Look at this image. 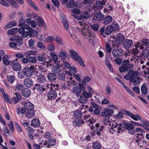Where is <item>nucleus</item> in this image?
Masks as SVG:
<instances>
[{
    "mask_svg": "<svg viewBox=\"0 0 149 149\" xmlns=\"http://www.w3.org/2000/svg\"><path fill=\"white\" fill-rule=\"evenodd\" d=\"M73 125L75 126L80 127L84 123V121L79 118L74 119L73 122Z\"/></svg>",
    "mask_w": 149,
    "mask_h": 149,
    "instance_id": "16",
    "label": "nucleus"
},
{
    "mask_svg": "<svg viewBox=\"0 0 149 149\" xmlns=\"http://www.w3.org/2000/svg\"><path fill=\"white\" fill-rule=\"evenodd\" d=\"M105 65L107 67L109 70L111 72H112L113 69L112 65L109 62V61L107 59L105 60Z\"/></svg>",
    "mask_w": 149,
    "mask_h": 149,
    "instance_id": "40",
    "label": "nucleus"
},
{
    "mask_svg": "<svg viewBox=\"0 0 149 149\" xmlns=\"http://www.w3.org/2000/svg\"><path fill=\"white\" fill-rule=\"evenodd\" d=\"M143 47L144 46H146L148 48L149 47V40L145 39L142 40V42Z\"/></svg>",
    "mask_w": 149,
    "mask_h": 149,
    "instance_id": "56",
    "label": "nucleus"
},
{
    "mask_svg": "<svg viewBox=\"0 0 149 149\" xmlns=\"http://www.w3.org/2000/svg\"><path fill=\"white\" fill-rule=\"evenodd\" d=\"M55 48V46L54 45L53 43H51L49 44L47 46V49L50 52H53Z\"/></svg>",
    "mask_w": 149,
    "mask_h": 149,
    "instance_id": "51",
    "label": "nucleus"
},
{
    "mask_svg": "<svg viewBox=\"0 0 149 149\" xmlns=\"http://www.w3.org/2000/svg\"><path fill=\"white\" fill-rule=\"evenodd\" d=\"M25 114L26 117L29 118H32L35 115V112L33 109L28 110L26 111Z\"/></svg>",
    "mask_w": 149,
    "mask_h": 149,
    "instance_id": "25",
    "label": "nucleus"
},
{
    "mask_svg": "<svg viewBox=\"0 0 149 149\" xmlns=\"http://www.w3.org/2000/svg\"><path fill=\"white\" fill-rule=\"evenodd\" d=\"M24 31L25 29L23 27L20 28L18 30L19 33L22 35V37L23 38H26L29 35V32Z\"/></svg>",
    "mask_w": 149,
    "mask_h": 149,
    "instance_id": "14",
    "label": "nucleus"
},
{
    "mask_svg": "<svg viewBox=\"0 0 149 149\" xmlns=\"http://www.w3.org/2000/svg\"><path fill=\"white\" fill-rule=\"evenodd\" d=\"M62 65H57L54 66L52 69V72L55 74H58L61 71V67H62Z\"/></svg>",
    "mask_w": 149,
    "mask_h": 149,
    "instance_id": "11",
    "label": "nucleus"
},
{
    "mask_svg": "<svg viewBox=\"0 0 149 149\" xmlns=\"http://www.w3.org/2000/svg\"><path fill=\"white\" fill-rule=\"evenodd\" d=\"M37 52V51L31 50L24 53V54L26 56L27 58H28V56L30 55H36Z\"/></svg>",
    "mask_w": 149,
    "mask_h": 149,
    "instance_id": "44",
    "label": "nucleus"
},
{
    "mask_svg": "<svg viewBox=\"0 0 149 149\" xmlns=\"http://www.w3.org/2000/svg\"><path fill=\"white\" fill-rule=\"evenodd\" d=\"M133 44V42L131 40L126 39L123 42V46L125 49H128L131 47Z\"/></svg>",
    "mask_w": 149,
    "mask_h": 149,
    "instance_id": "15",
    "label": "nucleus"
},
{
    "mask_svg": "<svg viewBox=\"0 0 149 149\" xmlns=\"http://www.w3.org/2000/svg\"><path fill=\"white\" fill-rule=\"evenodd\" d=\"M8 125L11 131L13 132L14 130V127L13 121H10L9 122Z\"/></svg>",
    "mask_w": 149,
    "mask_h": 149,
    "instance_id": "63",
    "label": "nucleus"
},
{
    "mask_svg": "<svg viewBox=\"0 0 149 149\" xmlns=\"http://www.w3.org/2000/svg\"><path fill=\"white\" fill-rule=\"evenodd\" d=\"M141 80V78L138 76L136 78L134 81H133L132 82H133V84L135 86L138 84H139Z\"/></svg>",
    "mask_w": 149,
    "mask_h": 149,
    "instance_id": "54",
    "label": "nucleus"
},
{
    "mask_svg": "<svg viewBox=\"0 0 149 149\" xmlns=\"http://www.w3.org/2000/svg\"><path fill=\"white\" fill-rule=\"evenodd\" d=\"M104 16V15L101 12H98L94 15L92 19L93 21H100L103 19Z\"/></svg>",
    "mask_w": 149,
    "mask_h": 149,
    "instance_id": "9",
    "label": "nucleus"
},
{
    "mask_svg": "<svg viewBox=\"0 0 149 149\" xmlns=\"http://www.w3.org/2000/svg\"><path fill=\"white\" fill-rule=\"evenodd\" d=\"M48 80L51 81H54L57 78V76L54 73H50L47 75Z\"/></svg>",
    "mask_w": 149,
    "mask_h": 149,
    "instance_id": "23",
    "label": "nucleus"
},
{
    "mask_svg": "<svg viewBox=\"0 0 149 149\" xmlns=\"http://www.w3.org/2000/svg\"><path fill=\"white\" fill-rule=\"evenodd\" d=\"M16 23L14 21H11L8 23L5 26V28L6 29H9L10 27L16 26Z\"/></svg>",
    "mask_w": 149,
    "mask_h": 149,
    "instance_id": "45",
    "label": "nucleus"
},
{
    "mask_svg": "<svg viewBox=\"0 0 149 149\" xmlns=\"http://www.w3.org/2000/svg\"><path fill=\"white\" fill-rule=\"evenodd\" d=\"M37 23L38 25L40 26H42L44 22L42 18L40 17H38L37 18Z\"/></svg>",
    "mask_w": 149,
    "mask_h": 149,
    "instance_id": "47",
    "label": "nucleus"
},
{
    "mask_svg": "<svg viewBox=\"0 0 149 149\" xmlns=\"http://www.w3.org/2000/svg\"><path fill=\"white\" fill-rule=\"evenodd\" d=\"M113 31H118L119 29V26L118 23L116 22H113L110 25Z\"/></svg>",
    "mask_w": 149,
    "mask_h": 149,
    "instance_id": "29",
    "label": "nucleus"
},
{
    "mask_svg": "<svg viewBox=\"0 0 149 149\" xmlns=\"http://www.w3.org/2000/svg\"><path fill=\"white\" fill-rule=\"evenodd\" d=\"M113 110L111 109L106 108L104 109L102 111L101 115L104 117H109L113 113Z\"/></svg>",
    "mask_w": 149,
    "mask_h": 149,
    "instance_id": "7",
    "label": "nucleus"
},
{
    "mask_svg": "<svg viewBox=\"0 0 149 149\" xmlns=\"http://www.w3.org/2000/svg\"><path fill=\"white\" fill-rule=\"evenodd\" d=\"M89 16V14L87 12H85L80 15V16L76 15L75 18L79 19H87Z\"/></svg>",
    "mask_w": 149,
    "mask_h": 149,
    "instance_id": "17",
    "label": "nucleus"
},
{
    "mask_svg": "<svg viewBox=\"0 0 149 149\" xmlns=\"http://www.w3.org/2000/svg\"><path fill=\"white\" fill-rule=\"evenodd\" d=\"M82 95L84 96L86 98L88 99V98L91 97L92 95V93L91 92H87L84 91L82 93Z\"/></svg>",
    "mask_w": 149,
    "mask_h": 149,
    "instance_id": "43",
    "label": "nucleus"
},
{
    "mask_svg": "<svg viewBox=\"0 0 149 149\" xmlns=\"http://www.w3.org/2000/svg\"><path fill=\"white\" fill-rule=\"evenodd\" d=\"M37 47L40 48L42 49H45V47L43 43L40 42H39L37 43Z\"/></svg>",
    "mask_w": 149,
    "mask_h": 149,
    "instance_id": "61",
    "label": "nucleus"
},
{
    "mask_svg": "<svg viewBox=\"0 0 149 149\" xmlns=\"http://www.w3.org/2000/svg\"><path fill=\"white\" fill-rule=\"evenodd\" d=\"M25 21L24 19L22 18H20L19 19L18 25L20 27H23L25 24Z\"/></svg>",
    "mask_w": 149,
    "mask_h": 149,
    "instance_id": "58",
    "label": "nucleus"
},
{
    "mask_svg": "<svg viewBox=\"0 0 149 149\" xmlns=\"http://www.w3.org/2000/svg\"><path fill=\"white\" fill-rule=\"evenodd\" d=\"M34 88L35 89H37L38 91H40V92H43L45 90V88L43 87V86L40 84H36Z\"/></svg>",
    "mask_w": 149,
    "mask_h": 149,
    "instance_id": "35",
    "label": "nucleus"
},
{
    "mask_svg": "<svg viewBox=\"0 0 149 149\" xmlns=\"http://www.w3.org/2000/svg\"><path fill=\"white\" fill-rule=\"evenodd\" d=\"M13 68L15 71H19L22 69L21 65L18 63H14L13 65Z\"/></svg>",
    "mask_w": 149,
    "mask_h": 149,
    "instance_id": "31",
    "label": "nucleus"
},
{
    "mask_svg": "<svg viewBox=\"0 0 149 149\" xmlns=\"http://www.w3.org/2000/svg\"><path fill=\"white\" fill-rule=\"evenodd\" d=\"M123 125V123L118 124L117 123H114L113 124L112 129H110L109 133L112 134H115L117 132L118 133H120L122 131V127Z\"/></svg>",
    "mask_w": 149,
    "mask_h": 149,
    "instance_id": "4",
    "label": "nucleus"
},
{
    "mask_svg": "<svg viewBox=\"0 0 149 149\" xmlns=\"http://www.w3.org/2000/svg\"><path fill=\"white\" fill-rule=\"evenodd\" d=\"M10 58V57L9 55H5L3 56L2 58L3 63L6 65H9L10 62L11 61H9V60Z\"/></svg>",
    "mask_w": 149,
    "mask_h": 149,
    "instance_id": "24",
    "label": "nucleus"
},
{
    "mask_svg": "<svg viewBox=\"0 0 149 149\" xmlns=\"http://www.w3.org/2000/svg\"><path fill=\"white\" fill-rule=\"evenodd\" d=\"M70 55L72 59L78 62L82 66L85 67V65L83 60L75 51L72 50H70Z\"/></svg>",
    "mask_w": 149,
    "mask_h": 149,
    "instance_id": "2",
    "label": "nucleus"
},
{
    "mask_svg": "<svg viewBox=\"0 0 149 149\" xmlns=\"http://www.w3.org/2000/svg\"><path fill=\"white\" fill-rule=\"evenodd\" d=\"M31 125L35 128L39 127L40 125V122L38 118H34L31 122Z\"/></svg>",
    "mask_w": 149,
    "mask_h": 149,
    "instance_id": "22",
    "label": "nucleus"
},
{
    "mask_svg": "<svg viewBox=\"0 0 149 149\" xmlns=\"http://www.w3.org/2000/svg\"><path fill=\"white\" fill-rule=\"evenodd\" d=\"M57 93L54 90L49 91L47 93L48 98L50 100H54L57 97Z\"/></svg>",
    "mask_w": 149,
    "mask_h": 149,
    "instance_id": "10",
    "label": "nucleus"
},
{
    "mask_svg": "<svg viewBox=\"0 0 149 149\" xmlns=\"http://www.w3.org/2000/svg\"><path fill=\"white\" fill-rule=\"evenodd\" d=\"M30 33V36H33L35 37L38 35V32L36 30L33 29L32 28H30L28 30V31Z\"/></svg>",
    "mask_w": 149,
    "mask_h": 149,
    "instance_id": "28",
    "label": "nucleus"
},
{
    "mask_svg": "<svg viewBox=\"0 0 149 149\" xmlns=\"http://www.w3.org/2000/svg\"><path fill=\"white\" fill-rule=\"evenodd\" d=\"M142 133H144V131L141 128H136L135 132L133 133H136V138H138L139 136L143 135Z\"/></svg>",
    "mask_w": 149,
    "mask_h": 149,
    "instance_id": "27",
    "label": "nucleus"
},
{
    "mask_svg": "<svg viewBox=\"0 0 149 149\" xmlns=\"http://www.w3.org/2000/svg\"><path fill=\"white\" fill-rule=\"evenodd\" d=\"M67 7L69 8H73L75 6V3L73 0H70L67 4Z\"/></svg>",
    "mask_w": 149,
    "mask_h": 149,
    "instance_id": "50",
    "label": "nucleus"
},
{
    "mask_svg": "<svg viewBox=\"0 0 149 149\" xmlns=\"http://www.w3.org/2000/svg\"><path fill=\"white\" fill-rule=\"evenodd\" d=\"M141 91L143 95L147 94L148 92V89L146 86L144 85H143L141 87Z\"/></svg>",
    "mask_w": 149,
    "mask_h": 149,
    "instance_id": "42",
    "label": "nucleus"
},
{
    "mask_svg": "<svg viewBox=\"0 0 149 149\" xmlns=\"http://www.w3.org/2000/svg\"><path fill=\"white\" fill-rule=\"evenodd\" d=\"M130 82H132L134 81L136 78L139 75V72L138 71H134L132 70H130Z\"/></svg>",
    "mask_w": 149,
    "mask_h": 149,
    "instance_id": "12",
    "label": "nucleus"
},
{
    "mask_svg": "<svg viewBox=\"0 0 149 149\" xmlns=\"http://www.w3.org/2000/svg\"><path fill=\"white\" fill-rule=\"evenodd\" d=\"M22 95L26 97H29L31 95V91L27 88H25L22 90Z\"/></svg>",
    "mask_w": 149,
    "mask_h": 149,
    "instance_id": "19",
    "label": "nucleus"
},
{
    "mask_svg": "<svg viewBox=\"0 0 149 149\" xmlns=\"http://www.w3.org/2000/svg\"><path fill=\"white\" fill-rule=\"evenodd\" d=\"M37 79L38 81L41 84L45 83L47 80L46 77L42 74H40L38 75Z\"/></svg>",
    "mask_w": 149,
    "mask_h": 149,
    "instance_id": "21",
    "label": "nucleus"
},
{
    "mask_svg": "<svg viewBox=\"0 0 149 149\" xmlns=\"http://www.w3.org/2000/svg\"><path fill=\"white\" fill-rule=\"evenodd\" d=\"M123 127L129 130H133L134 126L133 125L125 122H123Z\"/></svg>",
    "mask_w": 149,
    "mask_h": 149,
    "instance_id": "18",
    "label": "nucleus"
},
{
    "mask_svg": "<svg viewBox=\"0 0 149 149\" xmlns=\"http://www.w3.org/2000/svg\"><path fill=\"white\" fill-rule=\"evenodd\" d=\"M59 87V85L58 84H55L52 83L51 90L57 91L58 90Z\"/></svg>",
    "mask_w": 149,
    "mask_h": 149,
    "instance_id": "60",
    "label": "nucleus"
},
{
    "mask_svg": "<svg viewBox=\"0 0 149 149\" xmlns=\"http://www.w3.org/2000/svg\"><path fill=\"white\" fill-rule=\"evenodd\" d=\"M18 29L17 28H12L8 31L7 33L9 35H14L17 32Z\"/></svg>",
    "mask_w": 149,
    "mask_h": 149,
    "instance_id": "37",
    "label": "nucleus"
},
{
    "mask_svg": "<svg viewBox=\"0 0 149 149\" xmlns=\"http://www.w3.org/2000/svg\"><path fill=\"white\" fill-rule=\"evenodd\" d=\"M114 123V122H113V121H112V119L109 118H107L104 120V124L109 126L108 131L109 132L110 129H112L113 125V124Z\"/></svg>",
    "mask_w": 149,
    "mask_h": 149,
    "instance_id": "8",
    "label": "nucleus"
},
{
    "mask_svg": "<svg viewBox=\"0 0 149 149\" xmlns=\"http://www.w3.org/2000/svg\"><path fill=\"white\" fill-rule=\"evenodd\" d=\"M24 83L25 86L28 87H31L33 84V81L30 78H26L24 81Z\"/></svg>",
    "mask_w": 149,
    "mask_h": 149,
    "instance_id": "13",
    "label": "nucleus"
},
{
    "mask_svg": "<svg viewBox=\"0 0 149 149\" xmlns=\"http://www.w3.org/2000/svg\"><path fill=\"white\" fill-rule=\"evenodd\" d=\"M10 40L11 41L20 42L22 41L23 39L20 36H15L10 38Z\"/></svg>",
    "mask_w": 149,
    "mask_h": 149,
    "instance_id": "30",
    "label": "nucleus"
},
{
    "mask_svg": "<svg viewBox=\"0 0 149 149\" xmlns=\"http://www.w3.org/2000/svg\"><path fill=\"white\" fill-rule=\"evenodd\" d=\"M75 29L77 31L79 32L84 38H88L89 43L93 42L92 38L93 37L94 33L91 31L87 24L84 22L79 21L76 24Z\"/></svg>",
    "mask_w": 149,
    "mask_h": 149,
    "instance_id": "1",
    "label": "nucleus"
},
{
    "mask_svg": "<svg viewBox=\"0 0 149 149\" xmlns=\"http://www.w3.org/2000/svg\"><path fill=\"white\" fill-rule=\"evenodd\" d=\"M112 21V18L109 16H106L104 18V22L105 24L107 25L111 23Z\"/></svg>",
    "mask_w": 149,
    "mask_h": 149,
    "instance_id": "32",
    "label": "nucleus"
},
{
    "mask_svg": "<svg viewBox=\"0 0 149 149\" xmlns=\"http://www.w3.org/2000/svg\"><path fill=\"white\" fill-rule=\"evenodd\" d=\"M119 45L114 43L112 45L113 48L116 47V49H114L112 52L113 56L115 58H117L122 56L123 54V52L122 49L120 48L119 47Z\"/></svg>",
    "mask_w": 149,
    "mask_h": 149,
    "instance_id": "3",
    "label": "nucleus"
},
{
    "mask_svg": "<svg viewBox=\"0 0 149 149\" xmlns=\"http://www.w3.org/2000/svg\"><path fill=\"white\" fill-rule=\"evenodd\" d=\"M91 80V78L90 77L87 76L84 77L83 79V80L82 81V83L83 84H84V83H85V82H89Z\"/></svg>",
    "mask_w": 149,
    "mask_h": 149,
    "instance_id": "62",
    "label": "nucleus"
},
{
    "mask_svg": "<svg viewBox=\"0 0 149 149\" xmlns=\"http://www.w3.org/2000/svg\"><path fill=\"white\" fill-rule=\"evenodd\" d=\"M117 39L118 43H120L124 40V36L120 33H118L117 34Z\"/></svg>",
    "mask_w": 149,
    "mask_h": 149,
    "instance_id": "41",
    "label": "nucleus"
},
{
    "mask_svg": "<svg viewBox=\"0 0 149 149\" xmlns=\"http://www.w3.org/2000/svg\"><path fill=\"white\" fill-rule=\"evenodd\" d=\"M34 68V67L33 65L31 66L29 68L25 67L23 70L24 74L26 77H31L32 75Z\"/></svg>",
    "mask_w": 149,
    "mask_h": 149,
    "instance_id": "6",
    "label": "nucleus"
},
{
    "mask_svg": "<svg viewBox=\"0 0 149 149\" xmlns=\"http://www.w3.org/2000/svg\"><path fill=\"white\" fill-rule=\"evenodd\" d=\"M50 56L54 63H56L58 59L57 55L54 52H51L50 53Z\"/></svg>",
    "mask_w": 149,
    "mask_h": 149,
    "instance_id": "26",
    "label": "nucleus"
},
{
    "mask_svg": "<svg viewBox=\"0 0 149 149\" xmlns=\"http://www.w3.org/2000/svg\"><path fill=\"white\" fill-rule=\"evenodd\" d=\"M93 148L94 149H100L101 145L98 142H94L93 143Z\"/></svg>",
    "mask_w": 149,
    "mask_h": 149,
    "instance_id": "46",
    "label": "nucleus"
},
{
    "mask_svg": "<svg viewBox=\"0 0 149 149\" xmlns=\"http://www.w3.org/2000/svg\"><path fill=\"white\" fill-rule=\"evenodd\" d=\"M103 5L102 3V2L100 1H97L96 2L95 6L97 9H102L103 7Z\"/></svg>",
    "mask_w": 149,
    "mask_h": 149,
    "instance_id": "48",
    "label": "nucleus"
},
{
    "mask_svg": "<svg viewBox=\"0 0 149 149\" xmlns=\"http://www.w3.org/2000/svg\"><path fill=\"white\" fill-rule=\"evenodd\" d=\"M48 144L47 147H49L50 146H54L55 145L56 143V141L54 138H50L48 140Z\"/></svg>",
    "mask_w": 149,
    "mask_h": 149,
    "instance_id": "39",
    "label": "nucleus"
},
{
    "mask_svg": "<svg viewBox=\"0 0 149 149\" xmlns=\"http://www.w3.org/2000/svg\"><path fill=\"white\" fill-rule=\"evenodd\" d=\"M3 96L4 99L6 102L10 103H12L11 100L9 97L8 95L7 94L4 93L3 94Z\"/></svg>",
    "mask_w": 149,
    "mask_h": 149,
    "instance_id": "59",
    "label": "nucleus"
},
{
    "mask_svg": "<svg viewBox=\"0 0 149 149\" xmlns=\"http://www.w3.org/2000/svg\"><path fill=\"white\" fill-rule=\"evenodd\" d=\"M85 89L84 87L81 83H79L78 86H74L72 90V93L75 94L77 97H79L81 93V91Z\"/></svg>",
    "mask_w": 149,
    "mask_h": 149,
    "instance_id": "5",
    "label": "nucleus"
},
{
    "mask_svg": "<svg viewBox=\"0 0 149 149\" xmlns=\"http://www.w3.org/2000/svg\"><path fill=\"white\" fill-rule=\"evenodd\" d=\"M14 125L17 131L19 133L21 132H22V130L19 124L17 122H15Z\"/></svg>",
    "mask_w": 149,
    "mask_h": 149,
    "instance_id": "49",
    "label": "nucleus"
},
{
    "mask_svg": "<svg viewBox=\"0 0 149 149\" xmlns=\"http://www.w3.org/2000/svg\"><path fill=\"white\" fill-rule=\"evenodd\" d=\"M8 81L10 83H13L15 80V78L14 75L8 76L7 77Z\"/></svg>",
    "mask_w": 149,
    "mask_h": 149,
    "instance_id": "52",
    "label": "nucleus"
},
{
    "mask_svg": "<svg viewBox=\"0 0 149 149\" xmlns=\"http://www.w3.org/2000/svg\"><path fill=\"white\" fill-rule=\"evenodd\" d=\"M24 105L26 110L33 109V104L29 101L24 102Z\"/></svg>",
    "mask_w": 149,
    "mask_h": 149,
    "instance_id": "20",
    "label": "nucleus"
},
{
    "mask_svg": "<svg viewBox=\"0 0 149 149\" xmlns=\"http://www.w3.org/2000/svg\"><path fill=\"white\" fill-rule=\"evenodd\" d=\"M73 116L75 118H79L82 116V113L79 110H76L73 113Z\"/></svg>",
    "mask_w": 149,
    "mask_h": 149,
    "instance_id": "34",
    "label": "nucleus"
},
{
    "mask_svg": "<svg viewBox=\"0 0 149 149\" xmlns=\"http://www.w3.org/2000/svg\"><path fill=\"white\" fill-rule=\"evenodd\" d=\"M59 56L62 59H65L67 57L66 54L62 51L60 52Z\"/></svg>",
    "mask_w": 149,
    "mask_h": 149,
    "instance_id": "57",
    "label": "nucleus"
},
{
    "mask_svg": "<svg viewBox=\"0 0 149 149\" xmlns=\"http://www.w3.org/2000/svg\"><path fill=\"white\" fill-rule=\"evenodd\" d=\"M113 31L110 25H108L106 26L105 29V34L106 35L108 36L111 34Z\"/></svg>",
    "mask_w": 149,
    "mask_h": 149,
    "instance_id": "33",
    "label": "nucleus"
},
{
    "mask_svg": "<svg viewBox=\"0 0 149 149\" xmlns=\"http://www.w3.org/2000/svg\"><path fill=\"white\" fill-rule=\"evenodd\" d=\"M65 76L64 74H60L58 77V79L61 81H65Z\"/></svg>",
    "mask_w": 149,
    "mask_h": 149,
    "instance_id": "64",
    "label": "nucleus"
},
{
    "mask_svg": "<svg viewBox=\"0 0 149 149\" xmlns=\"http://www.w3.org/2000/svg\"><path fill=\"white\" fill-rule=\"evenodd\" d=\"M135 48H137L139 47L140 49H142L144 48V47H143L142 42H138L134 45Z\"/></svg>",
    "mask_w": 149,
    "mask_h": 149,
    "instance_id": "55",
    "label": "nucleus"
},
{
    "mask_svg": "<svg viewBox=\"0 0 149 149\" xmlns=\"http://www.w3.org/2000/svg\"><path fill=\"white\" fill-rule=\"evenodd\" d=\"M55 40L58 44L60 45H62L63 44L62 38L59 36L56 37Z\"/></svg>",
    "mask_w": 149,
    "mask_h": 149,
    "instance_id": "53",
    "label": "nucleus"
},
{
    "mask_svg": "<svg viewBox=\"0 0 149 149\" xmlns=\"http://www.w3.org/2000/svg\"><path fill=\"white\" fill-rule=\"evenodd\" d=\"M88 101V99L82 95L78 99V101L79 102L81 103H85Z\"/></svg>",
    "mask_w": 149,
    "mask_h": 149,
    "instance_id": "38",
    "label": "nucleus"
},
{
    "mask_svg": "<svg viewBox=\"0 0 149 149\" xmlns=\"http://www.w3.org/2000/svg\"><path fill=\"white\" fill-rule=\"evenodd\" d=\"M61 87L62 89L67 90L71 87V85L70 82L65 83L61 85Z\"/></svg>",
    "mask_w": 149,
    "mask_h": 149,
    "instance_id": "36",
    "label": "nucleus"
}]
</instances>
